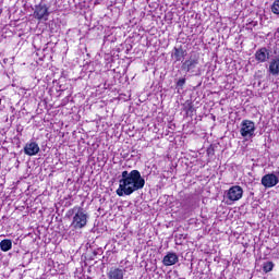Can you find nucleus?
<instances>
[{
  "label": "nucleus",
  "mask_w": 279,
  "mask_h": 279,
  "mask_svg": "<svg viewBox=\"0 0 279 279\" xmlns=\"http://www.w3.org/2000/svg\"><path fill=\"white\" fill-rule=\"evenodd\" d=\"M172 58H174L175 62H182L186 58V50L182 46L174 47Z\"/></svg>",
  "instance_id": "9d476101"
},
{
  "label": "nucleus",
  "mask_w": 279,
  "mask_h": 279,
  "mask_svg": "<svg viewBox=\"0 0 279 279\" xmlns=\"http://www.w3.org/2000/svg\"><path fill=\"white\" fill-rule=\"evenodd\" d=\"M257 62H267L269 60V50L267 48H260L255 53Z\"/></svg>",
  "instance_id": "f8f14e48"
},
{
  "label": "nucleus",
  "mask_w": 279,
  "mask_h": 279,
  "mask_svg": "<svg viewBox=\"0 0 279 279\" xmlns=\"http://www.w3.org/2000/svg\"><path fill=\"white\" fill-rule=\"evenodd\" d=\"M274 269V263L272 262H266L263 265V270L265 271V274H269V271H272Z\"/></svg>",
  "instance_id": "2eb2a0df"
},
{
  "label": "nucleus",
  "mask_w": 279,
  "mask_h": 279,
  "mask_svg": "<svg viewBox=\"0 0 279 279\" xmlns=\"http://www.w3.org/2000/svg\"><path fill=\"white\" fill-rule=\"evenodd\" d=\"M145 189V178L141 175V171L128 170L122 171L121 179L119 180V187L116 193L119 197H124V195H132L136 191Z\"/></svg>",
  "instance_id": "f257e3e1"
},
{
  "label": "nucleus",
  "mask_w": 279,
  "mask_h": 279,
  "mask_svg": "<svg viewBox=\"0 0 279 279\" xmlns=\"http://www.w3.org/2000/svg\"><path fill=\"white\" fill-rule=\"evenodd\" d=\"M40 151V146L36 142H28L24 146V154L26 156H36Z\"/></svg>",
  "instance_id": "6e6552de"
},
{
  "label": "nucleus",
  "mask_w": 279,
  "mask_h": 279,
  "mask_svg": "<svg viewBox=\"0 0 279 279\" xmlns=\"http://www.w3.org/2000/svg\"><path fill=\"white\" fill-rule=\"evenodd\" d=\"M178 260H180V258L178 257V254L175 253H168L165 257H163V265L166 267H171V265H175V263H178Z\"/></svg>",
  "instance_id": "9b49d317"
},
{
  "label": "nucleus",
  "mask_w": 279,
  "mask_h": 279,
  "mask_svg": "<svg viewBox=\"0 0 279 279\" xmlns=\"http://www.w3.org/2000/svg\"><path fill=\"white\" fill-rule=\"evenodd\" d=\"M278 182L279 178L275 173H268L262 178V184L265 186V189H274Z\"/></svg>",
  "instance_id": "423d86ee"
},
{
  "label": "nucleus",
  "mask_w": 279,
  "mask_h": 279,
  "mask_svg": "<svg viewBox=\"0 0 279 279\" xmlns=\"http://www.w3.org/2000/svg\"><path fill=\"white\" fill-rule=\"evenodd\" d=\"M256 124L252 120H243L241 122L240 134L246 141H252L256 136Z\"/></svg>",
  "instance_id": "7ed1b4c3"
},
{
  "label": "nucleus",
  "mask_w": 279,
  "mask_h": 279,
  "mask_svg": "<svg viewBox=\"0 0 279 279\" xmlns=\"http://www.w3.org/2000/svg\"><path fill=\"white\" fill-rule=\"evenodd\" d=\"M197 64H199V60L190 58L182 63L181 69L182 71H185V73H195Z\"/></svg>",
  "instance_id": "0eeeda50"
},
{
  "label": "nucleus",
  "mask_w": 279,
  "mask_h": 279,
  "mask_svg": "<svg viewBox=\"0 0 279 279\" xmlns=\"http://www.w3.org/2000/svg\"><path fill=\"white\" fill-rule=\"evenodd\" d=\"M268 72L270 73V75H279V57L270 61Z\"/></svg>",
  "instance_id": "ddd939ff"
},
{
  "label": "nucleus",
  "mask_w": 279,
  "mask_h": 279,
  "mask_svg": "<svg viewBox=\"0 0 279 279\" xmlns=\"http://www.w3.org/2000/svg\"><path fill=\"white\" fill-rule=\"evenodd\" d=\"M225 196L229 202H239L243 197V187L233 185L225 193Z\"/></svg>",
  "instance_id": "20e7f679"
},
{
  "label": "nucleus",
  "mask_w": 279,
  "mask_h": 279,
  "mask_svg": "<svg viewBox=\"0 0 279 279\" xmlns=\"http://www.w3.org/2000/svg\"><path fill=\"white\" fill-rule=\"evenodd\" d=\"M109 279H123L125 276V269L112 267L107 274Z\"/></svg>",
  "instance_id": "1a4fd4ad"
},
{
  "label": "nucleus",
  "mask_w": 279,
  "mask_h": 279,
  "mask_svg": "<svg viewBox=\"0 0 279 279\" xmlns=\"http://www.w3.org/2000/svg\"><path fill=\"white\" fill-rule=\"evenodd\" d=\"M66 217H72L71 228L73 230H83L88 225V213L84 210V207L74 206L66 213Z\"/></svg>",
  "instance_id": "f03ea898"
},
{
  "label": "nucleus",
  "mask_w": 279,
  "mask_h": 279,
  "mask_svg": "<svg viewBox=\"0 0 279 279\" xmlns=\"http://www.w3.org/2000/svg\"><path fill=\"white\" fill-rule=\"evenodd\" d=\"M186 84V78H180L177 83V86H179L180 88H182V86H184Z\"/></svg>",
  "instance_id": "f3484780"
},
{
  "label": "nucleus",
  "mask_w": 279,
  "mask_h": 279,
  "mask_svg": "<svg viewBox=\"0 0 279 279\" xmlns=\"http://www.w3.org/2000/svg\"><path fill=\"white\" fill-rule=\"evenodd\" d=\"M0 250L1 252H10L12 250V240L4 239L0 242Z\"/></svg>",
  "instance_id": "4468645a"
},
{
  "label": "nucleus",
  "mask_w": 279,
  "mask_h": 279,
  "mask_svg": "<svg viewBox=\"0 0 279 279\" xmlns=\"http://www.w3.org/2000/svg\"><path fill=\"white\" fill-rule=\"evenodd\" d=\"M271 12L274 14H279V0H276L271 7Z\"/></svg>",
  "instance_id": "dca6fc26"
},
{
  "label": "nucleus",
  "mask_w": 279,
  "mask_h": 279,
  "mask_svg": "<svg viewBox=\"0 0 279 279\" xmlns=\"http://www.w3.org/2000/svg\"><path fill=\"white\" fill-rule=\"evenodd\" d=\"M34 16L37 21H47L49 19V7L44 2L35 5Z\"/></svg>",
  "instance_id": "39448f33"
}]
</instances>
